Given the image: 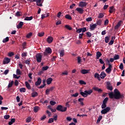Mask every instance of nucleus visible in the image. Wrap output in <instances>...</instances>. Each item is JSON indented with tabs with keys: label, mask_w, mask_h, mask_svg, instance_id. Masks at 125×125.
<instances>
[{
	"label": "nucleus",
	"mask_w": 125,
	"mask_h": 125,
	"mask_svg": "<svg viewBox=\"0 0 125 125\" xmlns=\"http://www.w3.org/2000/svg\"><path fill=\"white\" fill-rule=\"evenodd\" d=\"M86 21L87 22H90V21H92V17H89L86 19Z\"/></svg>",
	"instance_id": "nucleus-51"
},
{
	"label": "nucleus",
	"mask_w": 125,
	"mask_h": 125,
	"mask_svg": "<svg viewBox=\"0 0 125 125\" xmlns=\"http://www.w3.org/2000/svg\"><path fill=\"white\" fill-rule=\"evenodd\" d=\"M14 123H15V119L13 118L11 120V121H10L8 123L9 125H12Z\"/></svg>",
	"instance_id": "nucleus-34"
},
{
	"label": "nucleus",
	"mask_w": 125,
	"mask_h": 125,
	"mask_svg": "<svg viewBox=\"0 0 125 125\" xmlns=\"http://www.w3.org/2000/svg\"><path fill=\"white\" fill-rule=\"evenodd\" d=\"M83 33L79 34V39H83Z\"/></svg>",
	"instance_id": "nucleus-64"
},
{
	"label": "nucleus",
	"mask_w": 125,
	"mask_h": 125,
	"mask_svg": "<svg viewBox=\"0 0 125 125\" xmlns=\"http://www.w3.org/2000/svg\"><path fill=\"white\" fill-rule=\"evenodd\" d=\"M8 41H9V38L7 37L6 38H5L3 40L2 42H3V43H4L5 42H8Z\"/></svg>",
	"instance_id": "nucleus-35"
},
{
	"label": "nucleus",
	"mask_w": 125,
	"mask_h": 125,
	"mask_svg": "<svg viewBox=\"0 0 125 125\" xmlns=\"http://www.w3.org/2000/svg\"><path fill=\"white\" fill-rule=\"evenodd\" d=\"M13 85V82L12 81L11 82H10V83H9V84H8V87L9 88H10V87H11V86H12Z\"/></svg>",
	"instance_id": "nucleus-59"
},
{
	"label": "nucleus",
	"mask_w": 125,
	"mask_h": 125,
	"mask_svg": "<svg viewBox=\"0 0 125 125\" xmlns=\"http://www.w3.org/2000/svg\"><path fill=\"white\" fill-rule=\"evenodd\" d=\"M49 92H50V91L49 90V89H47L45 90V93H46V95H48V94H49Z\"/></svg>",
	"instance_id": "nucleus-63"
},
{
	"label": "nucleus",
	"mask_w": 125,
	"mask_h": 125,
	"mask_svg": "<svg viewBox=\"0 0 125 125\" xmlns=\"http://www.w3.org/2000/svg\"><path fill=\"white\" fill-rule=\"evenodd\" d=\"M31 121H32V117H27L26 119V122L27 123H30L31 122Z\"/></svg>",
	"instance_id": "nucleus-41"
},
{
	"label": "nucleus",
	"mask_w": 125,
	"mask_h": 125,
	"mask_svg": "<svg viewBox=\"0 0 125 125\" xmlns=\"http://www.w3.org/2000/svg\"><path fill=\"white\" fill-rule=\"evenodd\" d=\"M119 68L121 70H124V64H123V63H120Z\"/></svg>",
	"instance_id": "nucleus-54"
},
{
	"label": "nucleus",
	"mask_w": 125,
	"mask_h": 125,
	"mask_svg": "<svg viewBox=\"0 0 125 125\" xmlns=\"http://www.w3.org/2000/svg\"><path fill=\"white\" fill-rule=\"evenodd\" d=\"M68 74V72L67 71H64V72H62L61 74V76H67Z\"/></svg>",
	"instance_id": "nucleus-38"
},
{
	"label": "nucleus",
	"mask_w": 125,
	"mask_h": 125,
	"mask_svg": "<svg viewBox=\"0 0 125 125\" xmlns=\"http://www.w3.org/2000/svg\"><path fill=\"white\" fill-rule=\"evenodd\" d=\"M46 42L48 43H51L53 42V37L49 36L46 39Z\"/></svg>",
	"instance_id": "nucleus-10"
},
{
	"label": "nucleus",
	"mask_w": 125,
	"mask_h": 125,
	"mask_svg": "<svg viewBox=\"0 0 125 125\" xmlns=\"http://www.w3.org/2000/svg\"><path fill=\"white\" fill-rule=\"evenodd\" d=\"M97 27V25H96V24H90V31H94L95 28Z\"/></svg>",
	"instance_id": "nucleus-14"
},
{
	"label": "nucleus",
	"mask_w": 125,
	"mask_h": 125,
	"mask_svg": "<svg viewBox=\"0 0 125 125\" xmlns=\"http://www.w3.org/2000/svg\"><path fill=\"white\" fill-rule=\"evenodd\" d=\"M42 83V78H38L37 81L35 83V85H40Z\"/></svg>",
	"instance_id": "nucleus-17"
},
{
	"label": "nucleus",
	"mask_w": 125,
	"mask_h": 125,
	"mask_svg": "<svg viewBox=\"0 0 125 125\" xmlns=\"http://www.w3.org/2000/svg\"><path fill=\"white\" fill-rule=\"evenodd\" d=\"M48 68H49V67H48L47 66L43 67L42 68V71H46V70L48 69Z\"/></svg>",
	"instance_id": "nucleus-53"
},
{
	"label": "nucleus",
	"mask_w": 125,
	"mask_h": 125,
	"mask_svg": "<svg viewBox=\"0 0 125 125\" xmlns=\"http://www.w3.org/2000/svg\"><path fill=\"white\" fill-rule=\"evenodd\" d=\"M25 83L26 87L27 88V89H31V85H30L29 83L28 82H25Z\"/></svg>",
	"instance_id": "nucleus-30"
},
{
	"label": "nucleus",
	"mask_w": 125,
	"mask_h": 125,
	"mask_svg": "<svg viewBox=\"0 0 125 125\" xmlns=\"http://www.w3.org/2000/svg\"><path fill=\"white\" fill-rule=\"evenodd\" d=\"M52 81H53V79L52 78H49L46 80V83L47 84H50L51 83H52Z\"/></svg>",
	"instance_id": "nucleus-19"
},
{
	"label": "nucleus",
	"mask_w": 125,
	"mask_h": 125,
	"mask_svg": "<svg viewBox=\"0 0 125 125\" xmlns=\"http://www.w3.org/2000/svg\"><path fill=\"white\" fill-rule=\"evenodd\" d=\"M111 68H112V65L111 64H108V67L105 70V72L107 73L108 74H109V73H111L112 71V69H111Z\"/></svg>",
	"instance_id": "nucleus-12"
},
{
	"label": "nucleus",
	"mask_w": 125,
	"mask_h": 125,
	"mask_svg": "<svg viewBox=\"0 0 125 125\" xmlns=\"http://www.w3.org/2000/svg\"><path fill=\"white\" fill-rule=\"evenodd\" d=\"M32 33H29V34H28L27 35H26V38L27 39H30V38H31L32 37Z\"/></svg>",
	"instance_id": "nucleus-52"
},
{
	"label": "nucleus",
	"mask_w": 125,
	"mask_h": 125,
	"mask_svg": "<svg viewBox=\"0 0 125 125\" xmlns=\"http://www.w3.org/2000/svg\"><path fill=\"white\" fill-rule=\"evenodd\" d=\"M53 122H54L53 118H50V119H49V120L48 121V124H52V123H53Z\"/></svg>",
	"instance_id": "nucleus-46"
},
{
	"label": "nucleus",
	"mask_w": 125,
	"mask_h": 125,
	"mask_svg": "<svg viewBox=\"0 0 125 125\" xmlns=\"http://www.w3.org/2000/svg\"><path fill=\"white\" fill-rule=\"evenodd\" d=\"M45 86V80L43 81V85H41L40 87L39 88H43Z\"/></svg>",
	"instance_id": "nucleus-39"
},
{
	"label": "nucleus",
	"mask_w": 125,
	"mask_h": 125,
	"mask_svg": "<svg viewBox=\"0 0 125 125\" xmlns=\"http://www.w3.org/2000/svg\"><path fill=\"white\" fill-rule=\"evenodd\" d=\"M13 55H14V53H13V52H9L8 54V56L9 57H11L12 56H13Z\"/></svg>",
	"instance_id": "nucleus-47"
},
{
	"label": "nucleus",
	"mask_w": 125,
	"mask_h": 125,
	"mask_svg": "<svg viewBox=\"0 0 125 125\" xmlns=\"http://www.w3.org/2000/svg\"><path fill=\"white\" fill-rule=\"evenodd\" d=\"M2 100H3V98L1 95H0V105H1L2 104Z\"/></svg>",
	"instance_id": "nucleus-56"
},
{
	"label": "nucleus",
	"mask_w": 125,
	"mask_h": 125,
	"mask_svg": "<svg viewBox=\"0 0 125 125\" xmlns=\"http://www.w3.org/2000/svg\"><path fill=\"white\" fill-rule=\"evenodd\" d=\"M36 2L38 6H42V5L41 3V2H42V0H36Z\"/></svg>",
	"instance_id": "nucleus-25"
},
{
	"label": "nucleus",
	"mask_w": 125,
	"mask_h": 125,
	"mask_svg": "<svg viewBox=\"0 0 125 125\" xmlns=\"http://www.w3.org/2000/svg\"><path fill=\"white\" fill-rule=\"evenodd\" d=\"M33 20V16L31 17H26L25 18H24V20L25 21H31V20Z\"/></svg>",
	"instance_id": "nucleus-29"
},
{
	"label": "nucleus",
	"mask_w": 125,
	"mask_h": 125,
	"mask_svg": "<svg viewBox=\"0 0 125 125\" xmlns=\"http://www.w3.org/2000/svg\"><path fill=\"white\" fill-rule=\"evenodd\" d=\"M76 11L80 13V14H83V9L80 7H78L76 9Z\"/></svg>",
	"instance_id": "nucleus-11"
},
{
	"label": "nucleus",
	"mask_w": 125,
	"mask_h": 125,
	"mask_svg": "<svg viewBox=\"0 0 125 125\" xmlns=\"http://www.w3.org/2000/svg\"><path fill=\"white\" fill-rule=\"evenodd\" d=\"M65 18H66V19H68V20H72V17H71L69 14H66L65 16Z\"/></svg>",
	"instance_id": "nucleus-33"
},
{
	"label": "nucleus",
	"mask_w": 125,
	"mask_h": 125,
	"mask_svg": "<svg viewBox=\"0 0 125 125\" xmlns=\"http://www.w3.org/2000/svg\"><path fill=\"white\" fill-rule=\"evenodd\" d=\"M106 77V73L104 72H102L100 74L101 79H104Z\"/></svg>",
	"instance_id": "nucleus-28"
},
{
	"label": "nucleus",
	"mask_w": 125,
	"mask_h": 125,
	"mask_svg": "<svg viewBox=\"0 0 125 125\" xmlns=\"http://www.w3.org/2000/svg\"><path fill=\"white\" fill-rule=\"evenodd\" d=\"M79 102H80V104L81 106H84V104L83 103V101H84V99L83 98H79L78 99Z\"/></svg>",
	"instance_id": "nucleus-16"
},
{
	"label": "nucleus",
	"mask_w": 125,
	"mask_h": 125,
	"mask_svg": "<svg viewBox=\"0 0 125 125\" xmlns=\"http://www.w3.org/2000/svg\"><path fill=\"white\" fill-rule=\"evenodd\" d=\"M108 100H109V98L108 97H106L103 101V104H102V109H105L106 108V107H107V105L106 104H107V102H108Z\"/></svg>",
	"instance_id": "nucleus-6"
},
{
	"label": "nucleus",
	"mask_w": 125,
	"mask_h": 125,
	"mask_svg": "<svg viewBox=\"0 0 125 125\" xmlns=\"http://www.w3.org/2000/svg\"><path fill=\"white\" fill-rule=\"evenodd\" d=\"M50 104L51 105H52V106H53V105H55V104H56V102H54L53 101H51L50 102Z\"/></svg>",
	"instance_id": "nucleus-57"
},
{
	"label": "nucleus",
	"mask_w": 125,
	"mask_h": 125,
	"mask_svg": "<svg viewBox=\"0 0 125 125\" xmlns=\"http://www.w3.org/2000/svg\"><path fill=\"white\" fill-rule=\"evenodd\" d=\"M122 24V21H120L116 25V26H115V30H117V29H118V28L120 27V26H121V25Z\"/></svg>",
	"instance_id": "nucleus-26"
},
{
	"label": "nucleus",
	"mask_w": 125,
	"mask_h": 125,
	"mask_svg": "<svg viewBox=\"0 0 125 125\" xmlns=\"http://www.w3.org/2000/svg\"><path fill=\"white\" fill-rule=\"evenodd\" d=\"M65 28H66V29H67L68 30H72V27L69 25H65Z\"/></svg>",
	"instance_id": "nucleus-44"
},
{
	"label": "nucleus",
	"mask_w": 125,
	"mask_h": 125,
	"mask_svg": "<svg viewBox=\"0 0 125 125\" xmlns=\"http://www.w3.org/2000/svg\"><path fill=\"white\" fill-rule=\"evenodd\" d=\"M11 61V59H9V58L6 57L3 60V64L5 65V64H8L9 62Z\"/></svg>",
	"instance_id": "nucleus-9"
},
{
	"label": "nucleus",
	"mask_w": 125,
	"mask_h": 125,
	"mask_svg": "<svg viewBox=\"0 0 125 125\" xmlns=\"http://www.w3.org/2000/svg\"><path fill=\"white\" fill-rule=\"evenodd\" d=\"M86 35L88 38H90V37L92 36L91 33L89 32H86Z\"/></svg>",
	"instance_id": "nucleus-50"
},
{
	"label": "nucleus",
	"mask_w": 125,
	"mask_h": 125,
	"mask_svg": "<svg viewBox=\"0 0 125 125\" xmlns=\"http://www.w3.org/2000/svg\"><path fill=\"white\" fill-rule=\"evenodd\" d=\"M72 97H78L79 96V93H76L75 94H73L71 95Z\"/></svg>",
	"instance_id": "nucleus-55"
},
{
	"label": "nucleus",
	"mask_w": 125,
	"mask_h": 125,
	"mask_svg": "<svg viewBox=\"0 0 125 125\" xmlns=\"http://www.w3.org/2000/svg\"><path fill=\"white\" fill-rule=\"evenodd\" d=\"M114 60H118V59H120V56L119 55H115L114 57Z\"/></svg>",
	"instance_id": "nucleus-45"
},
{
	"label": "nucleus",
	"mask_w": 125,
	"mask_h": 125,
	"mask_svg": "<svg viewBox=\"0 0 125 125\" xmlns=\"http://www.w3.org/2000/svg\"><path fill=\"white\" fill-rule=\"evenodd\" d=\"M104 17V14L103 13H100L98 16V18L100 19Z\"/></svg>",
	"instance_id": "nucleus-42"
},
{
	"label": "nucleus",
	"mask_w": 125,
	"mask_h": 125,
	"mask_svg": "<svg viewBox=\"0 0 125 125\" xmlns=\"http://www.w3.org/2000/svg\"><path fill=\"white\" fill-rule=\"evenodd\" d=\"M94 77L95 79H97L98 81H101L100 79V75L98 73H95Z\"/></svg>",
	"instance_id": "nucleus-21"
},
{
	"label": "nucleus",
	"mask_w": 125,
	"mask_h": 125,
	"mask_svg": "<svg viewBox=\"0 0 125 125\" xmlns=\"http://www.w3.org/2000/svg\"><path fill=\"white\" fill-rule=\"evenodd\" d=\"M39 37H43L44 36V32H40L38 33Z\"/></svg>",
	"instance_id": "nucleus-49"
},
{
	"label": "nucleus",
	"mask_w": 125,
	"mask_h": 125,
	"mask_svg": "<svg viewBox=\"0 0 125 125\" xmlns=\"http://www.w3.org/2000/svg\"><path fill=\"white\" fill-rule=\"evenodd\" d=\"M39 110H40V107L39 106H35L34 108V111L35 113H38Z\"/></svg>",
	"instance_id": "nucleus-31"
},
{
	"label": "nucleus",
	"mask_w": 125,
	"mask_h": 125,
	"mask_svg": "<svg viewBox=\"0 0 125 125\" xmlns=\"http://www.w3.org/2000/svg\"><path fill=\"white\" fill-rule=\"evenodd\" d=\"M106 87L108 90H113V86H112V85H111V83H110V82L107 83Z\"/></svg>",
	"instance_id": "nucleus-13"
},
{
	"label": "nucleus",
	"mask_w": 125,
	"mask_h": 125,
	"mask_svg": "<svg viewBox=\"0 0 125 125\" xmlns=\"http://www.w3.org/2000/svg\"><path fill=\"white\" fill-rule=\"evenodd\" d=\"M9 118H10V116L9 115H6L4 116V119H5V120H8Z\"/></svg>",
	"instance_id": "nucleus-61"
},
{
	"label": "nucleus",
	"mask_w": 125,
	"mask_h": 125,
	"mask_svg": "<svg viewBox=\"0 0 125 125\" xmlns=\"http://www.w3.org/2000/svg\"><path fill=\"white\" fill-rule=\"evenodd\" d=\"M77 117H87V115L86 114H83V115H80L79 114H77Z\"/></svg>",
	"instance_id": "nucleus-58"
},
{
	"label": "nucleus",
	"mask_w": 125,
	"mask_h": 125,
	"mask_svg": "<svg viewBox=\"0 0 125 125\" xmlns=\"http://www.w3.org/2000/svg\"><path fill=\"white\" fill-rule=\"evenodd\" d=\"M60 56L61 57H63L64 56V54L65 53V50H64V49H62L59 52Z\"/></svg>",
	"instance_id": "nucleus-20"
},
{
	"label": "nucleus",
	"mask_w": 125,
	"mask_h": 125,
	"mask_svg": "<svg viewBox=\"0 0 125 125\" xmlns=\"http://www.w3.org/2000/svg\"><path fill=\"white\" fill-rule=\"evenodd\" d=\"M94 90H95V91H98V92H100V93H102L103 90L102 89L97 87H94L93 88Z\"/></svg>",
	"instance_id": "nucleus-22"
},
{
	"label": "nucleus",
	"mask_w": 125,
	"mask_h": 125,
	"mask_svg": "<svg viewBox=\"0 0 125 125\" xmlns=\"http://www.w3.org/2000/svg\"><path fill=\"white\" fill-rule=\"evenodd\" d=\"M52 52V50L50 47H47L46 48L45 52H43L44 55L45 56L46 55H48L49 54H51Z\"/></svg>",
	"instance_id": "nucleus-7"
},
{
	"label": "nucleus",
	"mask_w": 125,
	"mask_h": 125,
	"mask_svg": "<svg viewBox=\"0 0 125 125\" xmlns=\"http://www.w3.org/2000/svg\"><path fill=\"white\" fill-rule=\"evenodd\" d=\"M77 60H78V63H79V64H80V63L82 62V59H81L80 57H78Z\"/></svg>",
	"instance_id": "nucleus-62"
},
{
	"label": "nucleus",
	"mask_w": 125,
	"mask_h": 125,
	"mask_svg": "<svg viewBox=\"0 0 125 125\" xmlns=\"http://www.w3.org/2000/svg\"><path fill=\"white\" fill-rule=\"evenodd\" d=\"M79 83L80 84H84V85L86 84V83H85V82H84L83 80H80Z\"/></svg>",
	"instance_id": "nucleus-40"
},
{
	"label": "nucleus",
	"mask_w": 125,
	"mask_h": 125,
	"mask_svg": "<svg viewBox=\"0 0 125 125\" xmlns=\"http://www.w3.org/2000/svg\"><path fill=\"white\" fill-rule=\"evenodd\" d=\"M104 41L106 43H108V42H109V41H110V38L108 36L105 37Z\"/></svg>",
	"instance_id": "nucleus-36"
},
{
	"label": "nucleus",
	"mask_w": 125,
	"mask_h": 125,
	"mask_svg": "<svg viewBox=\"0 0 125 125\" xmlns=\"http://www.w3.org/2000/svg\"><path fill=\"white\" fill-rule=\"evenodd\" d=\"M17 75H21V71H20V69H17L16 71Z\"/></svg>",
	"instance_id": "nucleus-60"
},
{
	"label": "nucleus",
	"mask_w": 125,
	"mask_h": 125,
	"mask_svg": "<svg viewBox=\"0 0 125 125\" xmlns=\"http://www.w3.org/2000/svg\"><path fill=\"white\" fill-rule=\"evenodd\" d=\"M81 74L83 75H85V74H89V70L82 69L81 70Z\"/></svg>",
	"instance_id": "nucleus-15"
},
{
	"label": "nucleus",
	"mask_w": 125,
	"mask_h": 125,
	"mask_svg": "<svg viewBox=\"0 0 125 125\" xmlns=\"http://www.w3.org/2000/svg\"><path fill=\"white\" fill-rule=\"evenodd\" d=\"M31 95H32V97H33L34 98H35V97H36V96H38L39 94L37 92H34L32 93H31Z\"/></svg>",
	"instance_id": "nucleus-32"
},
{
	"label": "nucleus",
	"mask_w": 125,
	"mask_h": 125,
	"mask_svg": "<svg viewBox=\"0 0 125 125\" xmlns=\"http://www.w3.org/2000/svg\"><path fill=\"white\" fill-rule=\"evenodd\" d=\"M81 31L82 33H85V32H86V27L81 28Z\"/></svg>",
	"instance_id": "nucleus-48"
},
{
	"label": "nucleus",
	"mask_w": 125,
	"mask_h": 125,
	"mask_svg": "<svg viewBox=\"0 0 125 125\" xmlns=\"http://www.w3.org/2000/svg\"><path fill=\"white\" fill-rule=\"evenodd\" d=\"M92 90H85L84 92H80V94L83 97H87L88 95H90L92 93Z\"/></svg>",
	"instance_id": "nucleus-2"
},
{
	"label": "nucleus",
	"mask_w": 125,
	"mask_h": 125,
	"mask_svg": "<svg viewBox=\"0 0 125 125\" xmlns=\"http://www.w3.org/2000/svg\"><path fill=\"white\" fill-rule=\"evenodd\" d=\"M57 110L60 111V112H66L67 111V108L62 105H59L57 107Z\"/></svg>",
	"instance_id": "nucleus-3"
},
{
	"label": "nucleus",
	"mask_w": 125,
	"mask_h": 125,
	"mask_svg": "<svg viewBox=\"0 0 125 125\" xmlns=\"http://www.w3.org/2000/svg\"><path fill=\"white\" fill-rule=\"evenodd\" d=\"M109 98L113 99L114 98L115 99H117L119 100V99H122L124 98V95L121 94L119 90L118 89H115L114 90V93L113 92L109 93L108 94Z\"/></svg>",
	"instance_id": "nucleus-1"
},
{
	"label": "nucleus",
	"mask_w": 125,
	"mask_h": 125,
	"mask_svg": "<svg viewBox=\"0 0 125 125\" xmlns=\"http://www.w3.org/2000/svg\"><path fill=\"white\" fill-rule=\"evenodd\" d=\"M36 60L38 63H41L42 59V53H38L36 55Z\"/></svg>",
	"instance_id": "nucleus-4"
},
{
	"label": "nucleus",
	"mask_w": 125,
	"mask_h": 125,
	"mask_svg": "<svg viewBox=\"0 0 125 125\" xmlns=\"http://www.w3.org/2000/svg\"><path fill=\"white\" fill-rule=\"evenodd\" d=\"M111 110L110 107H106L105 108H103L101 110V113L102 115H105L107 113H109V111Z\"/></svg>",
	"instance_id": "nucleus-5"
},
{
	"label": "nucleus",
	"mask_w": 125,
	"mask_h": 125,
	"mask_svg": "<svg viewBox=\"0 0 125 125\" xmlns=\"http://www.w3.org/2000/svg\"><path fill=\"white\" fill-rule=\"evenodd\" d=\"M102 120V116H99L97 120V124H99L100 123V121Z\"/></svg>",
	"instance_id": "nucleus-37"
},
{
	"label": "nucleus",
	"mask_w": 125,
	"mask_h": 125,
	"mask_svg": "<svg viewBox=\"0 0 125 125\" xmlns=\"http://www.w3.org/2000/svg\"><path fill=\"white\" fill-rule=\"evenodd\" d=\"M109 12V13H113V12H115V8L114 6L110 7Z\"/></svg>",
	"instance_id": "nucleus-27"
},
{
	"label": "nucleus",
	"mask_w": 125,
	"mask_h": 125,
	"mask_svg": "<svg viewBox=\"0 0 125 125\" xmlns=\"http://www.w3.org/2000/svg\"><path fill=\"white\" fill-rule=\"evenodd\" d=\"M101 56H102V54L101 52H97L96 53V59H99Z\"/></svg>",
	"instance_id": "nucleus-24"
},
{
	"label": "nucleus",
	"mask_w": 125,
	"mask_h": 125,
	"mask_svg": "<svg viewBox=\"0 0 125 125\" xmlns=\"http://www.w3.org/2000/svg\"><path fill=\"white\" fill-rule=\"evenodd\" d=\"M96 24V26H101L102 25V21L101 20H98L96 21V23H95Z\"/></svg>",
	"instance_id": "nucleus-18"
},
{
	"label": "nucleus",
	"mask_w": 125,
	"mask_h": 125,
	"mask_svg": "<svg viewBox=\"0 0 125 125\" xmlns=\"http://www.w3.org/2000/svg\"><path fill=\"white\" fill-rule=\"evenodd\" d=\"M24 25V22L22 21H20L18 25H17V28L18 29H20V28H22V26Z\"/></svg>",
	"instance_id": "nucleus-23"
},
{
	"label": "nucleus",
	"mask_w": 125,
	"mask_h": 125,
	"mask_svg": "<svg viewBox=\"0 0 125 125\" xmlns=\"http://www.w3.org/2000/svg\"><path fill=\"white\" fill-rule=\"evenodd\" d=\"M78 5L80 7H85L87 5V3L85 1H82L79 2Z\"/></svg>",
	"instance_id": "nucleus-8"
},
{
	"label": "nucleus",
	"mask_w": 125,
	"mask_h": 125,
	"mask_svg": "<svg viewBox=\"0 0 125 125\" xmlns=\"http://www.w3.org/2000/svg\"><path fill=\"white\" fill-rule=\"evenodd\" d=\"M20 91L21 92H26V88H20Z\"/></svg>",
	"instance_id": "nucleus-43"
}]
</instances>
